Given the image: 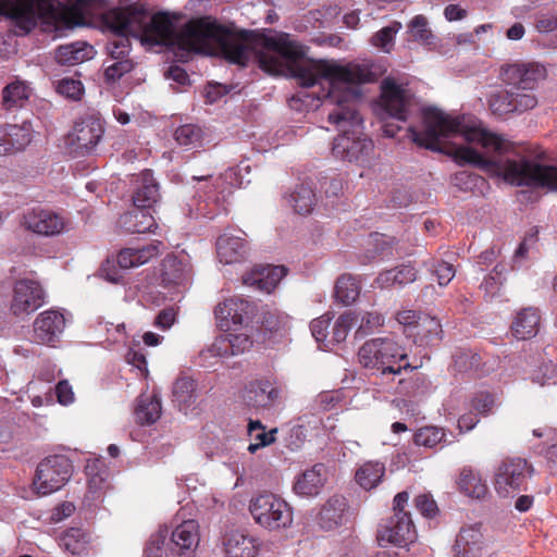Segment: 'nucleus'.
Instances as JSON below:
<instances>
[{
    "label": "nucleus",
    "instance_id": "46",
    "mask_svg": "<svg viewBox=\"0 0 557 557\" xmlns=\"http://www.w3.org/2000/svg\"><path fill=\"white\" fill-rule=\"evenodd\" d=\"M29 97V91L24 83L15 82L8 85L2 91V101L7 110L22 108Z\"/></svg>",
    "mask_w": 557,
    "mask_h": 557
},
{
    "label": "nucleus",
    "instance_id": "34",
    "mask_svg": "<svg viewBox=\"0 0 557 557\" xmlns=\"http://www.w3.org/2000/svg\"><path fill=\"white\" fill-rule=\"evenodd\" d=\"M173 403L180 411L187 413L197 400L196 382L188 376H180L173 384Z\"/></svg>",
    "mask_w": 557,
    "mask_h": 557
},
{
    "label": "nucleus",
    "instance_id": "48",
    "mask_svg": "<svg viewBox=\"0 0 557 557\" xmlns=\"http://www.w3.org/2000/svg\"><path fill=\"white\" fill-rule=\"evenodd\" d=\"M444 438L445 432L443 429L429 425L417 430V432L413 435V443L418 446L433 448L440 443H442Z\"/></svg>",
    "mask_w": 557,
    "mask_h": 557
},
{
    "label": "nucleus",
    "instance_id": "27",
    "mask_svg": "<svg viewBox=\"0 0 557 557\" xmlns=\"http://www.w3.org/2000/svg\"><path fill=\"white\" fill-rule=\"evenodd\" d=\"M247 242L227 232L216 239V253L221 262L225 264L236 263L245 260L248 253Z\"/></svg>",
    "mask_w": 557,
    "mask_h": 557
},
{
    "label": "nucleus",
    "instance_id": "44",
    "mask_svg": "<svg viewBox=\"0 0 557 557\" xmlns=\"http://www.w3.org/2000/svg\"><path fill=\"white\" fill-rule=\"evenodd\" d=\"M454 366L458 372H473L482 375V357L470 349H459L454 355Z\"/></svg>",
    "mask_w": 557,
    "mask_h": 557
},
{
    "label": "nucleus",
    "instance_id": "47",
    "mask_svg": "<svg viewBox=\"0 0 557 557\" xmlns=\"http://www.w3.org/2000/svg\"><path fill=\"white\" fill-rule=\"evenodd\" d=\"M408 33L412 40L430 46L434 44V35L429 27L428 18L423 15H416L408 24Z\"/></svg>",
    "mask_w": 557,
    "mask_h": 557
},
{
    "label": "nucleus",
    "instance_id": "25",
    "mask_svg": "<svg viewBox=\"0 0 557 557\" xmlns=\"http://www.w3.org/2000/svg\"><path fill=\"white\" fill-rule=\"evenodd\" d=\"M65 327L63 314L57 310L41 312L34 322V338L39 344H51Z\"/></svg>",
    "mask_w": 557,
    "mask_h": 557
},
{
    "label": "nucleus",
    "instance_id": "5",
    "mask_svg": "<svg viewBox=\"0 0 557 557\" xmlns=\"http://www.w3.org/2000/svg\"><path fill=\"white\" fill-rule=\"evenodd\" d=\"M66 1L70 4L64 11L66 25L74 27L85 24L86 9L91 0ZM0 15L10 21L16 35L24 36L36 27L38 21L57 23L60 13L53 0H0Z\"/></svg>",
    "mask_w": 557,
    "mask_h": 557
},
{
    "label": "nucleus",
    "instance_id": "45",
    "mask_svg": "<svg viewBox=\"0 0 557 557\" xmlns=\"http://www.w3.org/2000/svg\"><path fill=\"white\" fill-rule=\"evenodd\" d=\"M5 127L12 153L25 149L32 141L33 128L29 122H24L21 125L5 124Z\"/></svg>",
    "mask_w": 557,
    "mask_h": 557
},
{
    "label": "nucleus",
    "instance_id": "26",
    "mask_svg": "<svg viewBox=\"0 0 557 557\" xmlns=\"http://www.w3.org/2000/svg\"><path fill=\"white\" fill-rule=\"evenodd\" d=\"M325 481V467L322 463H317L296 478L293 490L299 496L313 497L321 493Z\"/></svg>",
    "mask_w": 557,
    "mask_h": 557
},
{
    "label": "nucleus",
    "instance_id": "13",
    "mask_svg": "<svg viewBox=\"0 0 557 557\" xmlns=\"http://www.w3.org/2000/svg\"><path fill=\"white\" fill-rule=\"evenodd\" d=\"M532 473V466L527 459L508 457L497 466L494 486L499 496L507 497L520 492Z\"/></svg>",
    "mask_w": 557,
    "mask_h": 557
},
{
    "label": "nucleus",
    "instance_id": "28",
    "mask_svg": "<svg viewBox=\"0 0 557 557\" xmlns=\"http://www.w3.org/2000/svg\"><path fill=\"white\" fill-rule=\"evenodd\" d=\"M348 509V502L343 495L331 496L322 506L317 522L325 531L334 530L343 524L344 515Z\"/></svg>",
    "mask_w": 557,
    "mask_h": 557
},
{
    "label": "nucleus",
    "instance_id": "61",
    "mask_svg": "<svg viewBox=\"0 0 557 557\" xmlns=\"http://www.w3.org/2000/svg\"><path fill=\"white\" fill-rule=\"evenodd\" d=\"M433 273L438 285L446 286L455 277L456 271L451 263L441 261L433 265Z\"/></svg>",
    "mask_w": 557,
    "mask_h": 557
},
{
    "label": "nucleus",
    "instance_id": "41",
    "mask_svg": "<svg viewBox=\"0 0 557 557\" xmlns=\"http://www.w3.org/2000/svg\"><path fill=\"white\" fill-rule=\"evenodd\" d=\"M317 198L313 188L309 184H300L289 196V203L295 212L301 215L311 213L315 206Z\"/></svg>",
    "mask_w": 557,
    "mask_h": 557
},
{
    "label": "nucleus",
    "instance_id": "52",
    "mask_svg": "<svg viewBox=\"0 0 557 557\" xmlns=\"http://www.w3.org/2000/svg\"><path fill=\"white\" fill-rule=\"evenodd\" d=\"M356 321L357 317L354 311L349 310L341 314L333 325L331 341L335 343L344 342Z\"/></svg>",
    "mask_w": 557,
    "mask_h": 557
},
{
    "label": "nucleus",
    "instance_id": "38",
    "mask_svg": "<svg viewBox=\"0 0 557 557\" xmlns=\"http://www.w3.org/2000/svg\"><path fill=\"white\" fill-rule=\"evenodd\" d=\"M385 465L380 461H367L358 468L355 474L356 482L366 491L375 488L383 480Z\"/></svg>",
    "mask_w": 557,
    "mask_h": 557
},
{
    "label": "nucleus",
    "instance_id": "43",
    "mask_svg": "<svg viewBox=\"0 0 557 557\" xmlns=\"http://www.w3.org/2000/svg\"><path fill=\"white\" fill-rule=\"evenodd\" d=\"M88 534L79 528L66 530L60 537V545L73 555H82L87 549Z\"/></svg>",
    "mask_w": 557,
    "mask_h": 557
},
{
    "label": "nucleus",
    "instance_id": "51",
    "mask_svg": "<svg viewBox=\"0 0 557 557\" xmlns=\"http://www.w3.org/2000/svg\"><path fill=\"white\" fill-rule=\"evenodd\" d=\"M162 412V404L160 393L153 389L150 398L146 403H141V425L152 424L160 419Z\"/></svg>",
    "mask_w": 557,
    "mask_h": 557
},
{
    "label": "nucleus",
    "instance_id": "21",
    "mask_svg": "<svg viewBox=\"0 0 557 557\" xmlns=\"http://www.w3.org/2000/svg\"><path fill=\"white\" fill-rule=\"evenodd\" d=\"M24 225L36 234L55 236L67 231L69 221L54 211L38 209L24 215Z\"/></svg>",
    "mask_w": 557,
    "mask_h": 557
},
{
    "label": "nucleus",
    "instance_id": "29",
    "mask_svg": "<svg viewBox=\"0 0 557 557\" xmlns=\"http://www.w3.org/2000/svg\"><path fill=\"white\" fill-rule=\"evenodd\" d=\"M483 545L480 525L462 528L454 546L456 557H481Z\"/></svg>",
    "mask_w": 557,
    "mask_h": 557
},
{
    "label": "nucleus",
    "instance_id": "12",
    "mask_svg": "<svg viewBox=\"0 0 557 557\" xmlns=\"http://www.w3.org/2000/svg\"><path fill=\"white\" fill-rule=\"evenodd\" d=\"M73 474V465L65 455H51L42 459L36 469L34 488L46 496L61 490Z\"/></svg>",
    "mask_w": 557,
    "mask_h": 557
},
{
    "label": "nucleus",
    "instance_id": "1",
    "mask_svg": "<svg viewBox=\"0 0 557 557\" xmlns=\"http://www.w3.org/2000/svg\"><path fill=\"white\" fill-rule=\"evenodd\" d=\"M457 134H460L467 143H476L486 151L493 152L492 157H485L474 148L460 146L455 151L459 162L471 164L488 175L502 177L515 186L557 191V165L543 164L525 157L509 158L507 157L509 153L517 154L511 141L495 133L469 127L459 116L448 115V137Z\"/></svg>",
    "mask_w": 557,
    "mask_h": 557
},
{
    "label": "nucleus",
    "instance_id": "49",
    "mask_svg": "<svg viewBox=\"0 0 557 557\" xmlns=\"http://www.w3.org/2000/svg\"><path fill=\"white\" fill-rule=\"evenodd\" d=\"M400 28L401 24L399 22H394L391 25L381 28L372 36L371 44L385 52H389L393 47L394 37Z\"/></svg>",
    "mask_w": 557,
    "mask_h": 557
},
{
    "label": "nucleus",
    "instance_id": "24",
    "mask_svg": "<svg viewBox=\"0 0 557 557\" xmlns=\"http://www.w3.org/2000/svg\"><path fill=\"white\" fill-rule=\"evenodd\" d=\"M286 274L283 265H256L243 275V284L270 294Z\"/></svg>",
    "mask_w": 557,
    "mask_h": 557
},
{
    "label": "nucleus",
    "instance_id": "64",
    "mask_svg": "<svg viewBox=\"0 0 557 557\" xmlns=\"http://www.w3.org/2000/svg\"><path fill=\"white\" fill-rule=\"evenodd\" d=\"M58 401L62 405H69L74 401V393L67 381H60L55 387Z\"/></svg>",
    "mask_w": 557,
    "mask_h": 557
},
{
    "label": "nucleus",
    "instance_id": "62",
    "mask_svg": "<svg viewBox=\"0 0 557 557\" xmlns=\"http://www.w3.org/2000/svg\"><path fill=\"white\" fill-rule=\"evenodd\" d=\"M176 317V309L174 307H166L157 314L153 325L161 331H168L175 323Z\"/></svg>",
    "mask_w": 557,
    "mask_h": 557
},
{
    "label": "nucleus",
    "instance_id": "60",
    "mask_svg": "<svg viewBox=\"0 0 557 557\" xmlns=\"http://www.w3.org/2000/svg\"><path fill=\"white\" fill-rule=\"evenodd\" d=\"M414 504L420 513L426 518L435 517L438 511L436 502L426 494L418 495L414 498Z\"/></svg>",
    "mask_w": 557,
    "mask_h": 557
},
{
    "label": "nucleus",
    "instance_id": "14",
    "mask_svg": "<svg viewBox=\"0 0 557 557\" xmlns=\"http://www.w3.org/2000/svg\"><path fill=\"white\" fill-rule=\"evenodd\" d=\"M189 263L181 259L174 252H169L161 260L158 268L145 275V288L157 286L164 288L176 287L185 284L189 277Z\"/></svg>",
    "mask_w": 557,
    "mask_h": 557
},
{
    "label": "nucleus",
    "instance_id": "2",
    "mask_svg": "<svg viewBox=\"0 0 557 557\" xmlns=\"http://www.w3.org/2000/svg\"><path fill=\"white\" fill-rule=\"evenodd\" d=\"M258 65L271 75L284 72V61L294 78L302 87H312L322 79L329 84L327 91L338 89L339 84H364L373 81L371 70L359 63L338 64L334 60L305 59L304 47L287 36L273 37L261 34Z\"/></svg>",
    "mask_w": 557,
    "mask_h": 557
},
{
    "label": "nucleus",
    "instance_id": "50",
    "mask_svg": "<svg viewBox=\"0 0 557 557\" xmlns=\"http://www.w3.org/2000/svg\"><path fill=\"white\" fill-rule=\"evenodd\" d=\"M512 94L510 89L498 91L493 94L488 100L490 109L493 114L503 116L508 113L515 112V107L512 106Z\"/></svg>",
    "mask_w": 557,
    "mask_h": 557
},
{
    "label": "nucleus",
    "instance_id": "53",
    "mask_svg": "<svg viewBox=\"0 0 557 557\" xmlns=\"http://www.w3.org/2000/svg\"><path fill=\"white\" fill-rule=\"evenodd\" d=\"M385 318L377 311H367L361 315L360 325L356 335L363 337L374 333L384 325Z\"/></svg>",
    "mask_w": 557,
    "mask_h": 557
},
{
    "label": "nucleus",
    "instance_id": "56",
    "mask_svg": "<svg viewBox=\"0 0 557 557\" xmlns=\"http://www.w3.org/2000/svg\"><path fill=\"white\" fill-rule=\"evenodd\" d=\"M201 137V128L194 124L181 125L174 133V138L181 146H195Z\"/></svg>",
    "mask_w": 557,
    "mask_h": 557
},
{
    "label": "nucleus",
    "instance_id": "3",
    "mask_svg": "<svg viewBox=\"0 0 557 557\" xmlns=\"http://www.w3.org/2000/svg\"><path fill=\"white\" fill-rule=\"evenodd\" d=\"M359 97L360 94L350 87L331 89L318 97L336 106L329 113V122L342 134L334 139L332 153L348 162L364 161L374 148L373 141L362 134L363 121L356 108Z\"/></svg>",
    "mask_w": 557,
    "mask_h": 557
},
{
    "label": "nucleus",
    "instance_id": "32",
    "mask_svg": "<svg viewBox=\"0 0 557 557\" xmlns=\"http://www.w3.org/2000/svg\"><path fill=\"white\" fill-rule=\"evenodd\" d=\"M541 315L536 308H523L517 312L511 323L512 335L517 339L534 337L540 329Z\"/></svg>",
    "mask_w": 557,
    "mask_h": 557
},
{
    "label": "nucleus",
    "instance_id": "58",
    "mask_svg": "<svg viewBox=\"0 0 557 557\" xmlns=\"http://www.w3.org/2000/svg\"><path fill=\"white\" fill-rule=\"evenodd\" d=\"M57 91L69 99L79 100L83 95L84 87L81 81L66 77L58 83Z\"/></svg>",
    "mask_w": 557,
    "mask_h": 557
},
{
    "label": "nucleus",
    "instance_id": "57",
    "mask_svg": "<svg viewBox=\"0 0 557 557\" xmlns=\"http://www.w3.org/2000/svg\"><path fill=\"white\" fill-rule=\"evenodd\" d=\"M137 194L134 193L132 196L134 207H136ZM138 223L137 209L134 208L131 211L124 212L119 218L116 225L123 233L134 234L137 232Z\"/></svg>",
    "mask_w": 557,
    "mask_h": 557
},
{
    "label": "nucleus",
    "instance_id": "35",
    "mask_svg": "<svg viewBox=\"0 0 557 557\" xmlns=\"http://www.w3.org/2000/svg\"><path fill=\"white\" fill-rule=\"evenodd\" d=\"M416 278V269L410 264H401L400 267L381 272L376 277V283L381 288L403 287L408 283L414 282Z\"/></svg>",
    "mask_w": 557,
    "mask_h": 557
},
{
    "label": "nucleus",
    "instance_id": "40",
    "mask_svg": "<svg viewBox=\"0 0 557 557\" xmlns=\"http://www.w3.org/2000/svg\"><path fill=\"white\" fill-rule=\"evenodd\" d=\"M277 429L267 432L265 426L259 420H250L248 423V435L251 440L247 450L255 454L258 449L267 447L275 442Z\"/></svg>",
    "mask_w": 557,
    "mask_h": 557
},
{
    "label": "nucleus",
    "instance_id": "20",
    "mask_svg": "<svg viewBox=\"0 0 557 557\" xmlns=\"http://www.w3.org/2000/svg\"><path fill=\"white\" fill-rule=\"evenodd\" d=\"M170 542L174 548V557H196L200 542L199 524L196 520H185L169 531Z\"/></svg>",
    "mask_w": 557,
    "mask_h": 557
},
{
    "label": "nucleus",
    "instance_id": "42",
    "mask_svg": "<svg viewBox=\"0 0 557 557\" xmlns=\"http://www.w3.org/2000/svg\"><path fill=\"white\" fill-rule=\"evenodd\" d=\"M85 470L88 476V487L92 493L108 486L109 471L101 459L88 460Z\"/></svg>",
    "mask_w": 557,
    "mask_h": 557
},
{
    "label": "nucleus",
    "instance_id": "4",
    "mask_svg": "<svg viewBox=\"0 0 557 557\" xmlns=\"http://www.w3.org/2000/svg\"><path fill=\"white\" fill-rule=\"evenodd\" d=\"M129 1L120 0V7L101 14L102 29L115 36L108 46L110 60L106 61L104 67V78L108 83H115L135 66L128 58L129 36H136V28L139 25V5L137 1L132 3Z\"/></svg>",
    "mask_w": 557,
    "mask_h": 557
},
{
    "label": "nucleus",
    "instance_id": "16",
    "mask_svg": "<svg viewBox=\"0 0 557 557\" xmlns=\"http://www.w3.org/2000/svg\"><path fill=\"white\" fill-rule=\"evenodd\" d=\"M417 539V531L410 513L392 515L377 528L376 540L381 546L393 544L407 547Z\"/></svg>",
    "mask_w": 557,
    "mask_h": 557
},
{
    "label": "nucleus",
    "instance_id": "39",
    "mask_svg": "<svg viewBox=\"0 0 557 557\" xmlns=\"http://www.w3.org/2000/svg\"><path fill=\"white\" fill-rule=\"evenodd\" d=\"M360 282L351 274H342L335 283L334 297L345 306L354 304L360 295Z\"/></svg>",
    "mask_w": 557,
    "mask_h": 557
},
{
    "label": "nucleus",
    "instance_id": "63",
    "mask_svg": "<svg viewBox=\"0 0 557 557\" xmlns=\"http://www.w3.org/2000/svg\"><path fill=\"white\" fill-rule=\"evenodd\" d=\"M117 264L121 270H128L139 264V250L135 248H124L117 256Z\"/></svg>",
    "mask_w": 557,
    "mask_h": 557
},
{
    "label": "nucleus",
    "instance_id": "22",
    "mask_svg": "<svg viewBox=\"0 0 557 557\" xmlns=\"http://www.w3.org/2000/svg\"><path fill=\"white\" fill-rule=\"evenodd\" d=\"M282 391L269 381L256 380L244 391V401L256 409H270L281 401Z\"/></svg>",
    "mask_w": 557,
    "mask_h": 557
},
{
    "label": "nucleus",
    "instance_id": "55",
    "mask_svg": "<svg viewBox=\"0 0 557 557\" xmlns=\"http://www.w3.org/2000/svg\"><path fill=\"white\" fill-rule=\"evenodd\" d=\"M504 271L505 267L497 264L493 269V272L484 278L480 288L484 290L485 296L494 298L499 295L500 288L504 284V280L502 277Z\"/></svg>",
    "mask_w": 557,
    "mask_h": 557
},
{
    "label": "nucleus",
    "instance_id": "36",
    "mask_svg": "<svg viewBox=\"0 0 557 557\" xmlns=\"http://www.w3.org/2000/svg\"><path fill=\"white\" fill-rule=\"evenodd\" d=\"M92 52L91 46L77 41L60 46L55 51V60L62 65H75L90 59Z\"/></svg>",
    "mask_w": 557,
    "mask_h": 557
},
{
    "label": "nucleus",
    "instance_id": "59",
    "mask_svg": "<svg viewBox=\"0 0 557 557\" xmlns=\"http://www.w3.org/2000/svg\"><path fill=\"white\" fill-rule=\"evenodd\" d=\"M332 317L330 314H323L311 321L310 330L317 342H323L327 337Z\"/></svg>",
    "mask_w": 557,
    "mask_h": 557
},
{
    "label": "nucleus",
    "instance_id": "37",
    "mask_svg": "<svg viewBox=\"0 0 557 557\" xmlns=\"http://www.w3.org/2000/svg\"><path fill=\"white\" fill-rule=\"evenodd\" d=\"M458 486L461 493L472 498H483L488 492L486 483L481 474L472 468L465 467L458 479Z\"/></svg>",
    "mask_w": 557,
    "mask_h": 557
},
{
    "label": "nucleus",
    "instance_id": "54",
    "mask_svg": "<svg viewBox=\"0 0 557 557\" xmlns=\"http://www.w3.org/2000/svg\"><path fill=\"white\" fill-rule=\"evenodd\" d=\"M470 407L479 414L486 417L493 412L495 396L487 391L475 392L470 398Z\"/></svg>",
    "mask_w": 557,
    "mask_h": 557
},
{
    "label": "nucleus",
    "instance_id": "31",
    "mask_svg": "<svg viewBox=\"0 0 557 557\" xmlns=\"http://www.w3.org/2000/svg\"><path fill=\"white\" fill-rule=\"evenodd\" d=\"M442 324L437 318L422 314L410 331V336L413 337L416 344L429 346L437 344L442 338Z\"/></svg>",
    "mask_w": 557,
    "mask_h": 557
},
{
    "label": "nucleus",
    "instance_id": "15",
    "mask_svg": "<svg viewBox=\"0 0 557 557\" xmlns=\"http://www.w3.org/2000/svg\"><path fill=\"white\" fill-rule=\"evenodd\" d=\"M257 312L253 301L240 297H231L220 302L214 309L215 319L222 330L248 325Z\"/></svg>",
    "mask_w": 557,
    "mask_h": 557
},
{
    "label": "nucleus",
    "instance_id": "18",
    "mask_svg": "<svg viewBox=\"0 0 557 557\" xmlns=\"http://www.w3.org/2000/svg\"><path fill=\"white\" fill-rule=\"evenodd\" d=\"M45 297L39 282L30 278L17 280L13 287L10 310L15 317L28 315L45 304Z\"/></svg>",
    "mask_w": 557,
    "mask_h": 557
},
{
    "label": "nucleus",
    "instance_id": "19",
    "mask_svg": "<svg viewBox=\"0 0 557 557\" xmlns=\"http://www.w3.org/2000/svg\"><path fill=\"white\" fill-rule=\"evenodd\" d=\"M411 103L412 96L407 89L403 88L392 78L383 79L380 104L387 115L405 122Z\"/></svg>",
    "mask_w": 557,
    "mask_h": 557
},
{
    "label": "nucleus",
    "instance_id": "23",
    "mask_svg": "<svg viewBox=\"0 0 557 557\" xmlns=\"http://www.w3.org/2000/svg\"><path fill=\"white\" fill-rule=\"evenodd\" d=\"M165 240L166 236L153 215H149V221L141 220V265L166 251Z\"/></svg>",
    "mask_w": 557,
    "mask_h": 557
},
{
    "label": "nucleus",
    "instance_id": "30",
    "mask_svg": "<svg viewBox=\"0 0 557 557\" xmlns=\"http://www.w3.org/2000/svg\"><path fill=\"white\" fill-rule=\"evenodd\" d=\"M258 549V540L239 531H232L224 539V550L227 557H256Z\"/></svg>",
    "mask_w": 557,
    "mask_h": 557
},
{
    "label": "nucleus",
    "instance_id": "9",
    "mask_svg": "<svg viewBox=\"0 0 557 557\" xmlns=\"http://www.w3.org/2000/svg\"><path fill=\"white\" fill-rule=\"evenodd\" d=\"M545 74V69L537 64H509L502 67V79L510 86L512 106L515 112L522 113L533 109L537 104L536 97L532 94L536 82Z\"/></svg>",
    "mask_w": 557,
    "mask_h": 557
},
{
    "label": "nucleus",
    "instance_id": "8",
    "mask_svg": "<svg viewBox=\"0 0 557 557\" xmlns=\"http://www.w3.org/2000/svg\"><path fill=\"white\" fill-rule=\"evenodd\" d=\"M405 348L391 337H376L366 341L358 350L359 363L373 373L381 382H393L403 370H413L408 362ZM377 383V381H375Z\"/></svg>",
    "mask_w": 557,
    "mask_h": 557
},
{
    "label": "nucleus",
    "instance_id": "11",
    "mask_svg": "<svg viewBox=\"0 0 557 557\" xmlns=\"http://www.w3.org/2000/svg\"><path fill=\"white\" fill-rule=\"evenodd\" d=\"M209 177V175L193 177L200 184L190 205V207H194L190 210V215L195 218L213 219L227 211L226 199L228 194L225 193V182L222 178L210 181Z\"/></svg>",
    "mask_w": 557,
    "mask_h": 557
},
{
    "label": "nucleus",
    "instance_id": "10",
    "mask_svg": "<svg viewBox=\"0 0 557 557\" xmlns=\"http://www.w3.org/2000/svg\"><path fill=\"white\" fill-rule=\"evenodd\" d=\"M249 511L257 524L270 531L289 528L294 519L289 504L269 492L252 497Z\"/></svg>",
    "mask_w": 557,
    "mask_h": 557
},
{
    "label": "nucleus",
    "instance_id": "6",
    "mask_svg": "<svg viewBox=\"0 0 557 557\" xmlns=\"http://www.w3.org/2000/svg\"><path fill=\"white\" fill-rule=\"evenodd\" d=\"M258 37H261V34L246 29L234 32L230 27L205 16L197 45L199 47L196 48L195 54H208L211 44L214 42L227 62L246 66L252 57L258 61L257 55L260 51V46L257 42Z\"/></svg>",
    "mask_w": 557,
    "mask_h": 557
},
{
    "label": "nucleus",
    "instance_id": "33",
    "mask_svg": "<svg viewBox=\"0 0 557 557\" xmlns=\"http://www.w3.org/2000/svg\"><path fill=\"white\" fill-rule=\"evenodd\" d=\"M160 184L151 170L141 171V220L149 221L152 215L149 210L156 212V206L161 201Z\"/></svg>",
    "mask_w": 557,
    "mask_h": 557
},
{
    "label": "nucleus",
    "instance_id": "7",
    "mask_svg": "<svg viewBox=\"0 0 557 557\" xmlns=\"http://www.w3.org/2000/svg\"><path fill=\"white\" fill-rule=\"evenodd\" d=\"M203 22L205 17L194 18L176 30L168 13H157L151 17L148 29L141 26V45L149 33L158 44L172 50L176 61L186 63L199 47L197 45Z\"/></svg>",
    "mask_w": 557,
    "mask_h": 557
},
{
    "label": "nucleus",
    "instance_id": "17",
    "mask_svg": "<svg viewBox=\"0 0 557 557\" xmlns=\"http://www.w3.org/2000/svg\"><path fill=\"white\" fill-rule=\"evenodd\" d=\"M102 135V123L98 119L86 117L74 124L65 138V145L72 153L84 156L98 145Z\"/></svg>",
    "mask_w": 557,
    "mask_h": 557
}]
</instances>
